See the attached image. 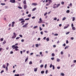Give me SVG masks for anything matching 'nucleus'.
<instances>
[{
    "label": "nucleus",
    "mask_w": 76,
    "mask_h": 76,
    "mask_svg": "<svg viewBox=\"0 0 76 76\" xmlns=\"http://www.w3.org/2000/svg\"><path fill=\"white\" fill-rule=\"evenodd\" d=\"M60 4H58L57 5L55 4H54V5L53 7V8H54V9H55V8H58L59 6H60Z\"/></svg>",
    "instance_id": "1"
},
{
    "label": "nucleus",
    "mask_w": 76,
    "mask_h": 76,
    "mask_svg": "<svg viewBox=\"0 0 76 76\" xmlns=\"http://www.w3.org/2000/svg\"><path fill=\"white\" fill-rule=\"evenodd\" d=\"M28 25V23H26L24 25L22 26V27H23V28H24L25 27H26V26H27V25Z\"/></svg>",
    "instance_id": "2"
},
{
    "label": "nucleus",
    "mask_w": 76,
    "mask_h": 76,
    "mask_svg": "<svg viewBox=\"0 0 76 76\" xmlns=\"http://www.w3.org/2000/svg\"><path fill=\"white\" fill-rule=\"evenodd\" d=\"M10 2H11V3H15V0H10Z\"/></svg>",
    "instance_id": "3"
},
{
    "label": "nucleus",
    "mask_w": 76,
    "mask_h": 76,
    "mask_svg": "<svg viewBox=\"0 0 76 76\" xmlns=\"http://www.w3.org/2000/svg\"><path fill=\"white\" fill-rule=\"evenodd\" d=\"M39 23H41V22H42V19L41 18H40L39 19Z\"/></svg>",
    "instance_id": "4"
},
{
    "label": "nucleus",
    "mask_w": 76,
    "mask_h": 76,
    "mask_svg": "<svg viewBox=\"0 0 76 76\" xmlns=\"http://www.w3.org/2000/svg\"><path fill=\"white\" fill-rule=\"evenodd\" d=\"M27 7V6L26 5H25L24 6V8L25 9H26Z\"/></svg>",
    "instance_id": "5"
},
{
    "label": "nucleus",
    "mask_w": 76,
    "mask_h": 76,
    "mask_svg": "<svg viewBox=\"0 0 76 76\" xmlns=\"http://www.w3.org/2000/svg\"><path fill=\"white\" fill-rule=\"evenodd\" d=\"M37 69H38V68H34V72H37Z\"/></svg>",
    "instance_id": "6"
},
{
    "label": "nucleus",
    "mask_w": 76,
    "mask_h": 76,
    "mask_svg": "<svg viewBox=\"0 0 76 76\" xmlns=\"http://www.w3.org/2000/svg\"><path fill=\"white\" fill-rule=\"evenodd\" d=\"M16 35H14L12 37V38H16Z\"/></svg>",
    "instance_id": "7"
},
{
    "label": "nucleus",
    "mask_w": 76,
    "mask_h": 76,
    "mask_svg": "<svg viewBox=\"0 0 76 76\" xmlns=\"http://www.w3.org/2000/svg\"><path fill=\"white\" fill-rule=\"evenodd\" d=\"M32 5H34V6H36L37 5V3H33L32 4Z\"/></svg>",
    "instance_id": "8"
},
{
    "label": "nucleus",
    "mask_w": 76,
    "mask_h": 76,
    "mask_svg": "<svg viewBox=\"0 0 76 76\" xmlns=\"http://www.w3.org/2000/svg\"><path fill=\"white\" fill-rule=\"evenodd\" d=\"M23 4H26V0H24L23 1Z\"/></svg>",
    "instance_id": "9"
},
{
    "label": "nucleus",
    "mask_w": 76,
    "mask_h": 76,
    "mask_svg": "<svg viewBox=\"0 0 76 76\" xmlns=\"http://www.w3.org/2000/svg\"><path fill=\"white\" fill-rule=\"evenodd\" d=\"M57 62H59V61H60V59H58V58H57Z\"/></svg>",
    "instance_id": "10"
},
{
    "label": "nucleus",
    "mask_w": 76,
    "mask_h": 76,
    "mask_svg": "<svg viewBox=\"0 0 76 76\" xmlns=\"http://www.w3.org/2000/svg\"><path fill=\"white\" fill-rule=\"evenodd\" d=\"M49 3L50 4V3H52V0H48Z\"/></svg>",
    "instance_id": "11"
},
{
    "label": "nucleus",
    "mask_w": 76,
    "mask_h": 76,
    "mask_svg": "<svg viewBox=\"0 0 76 76\" xmlns=\"http://www.w3.org/2000/svg\"><path fill=\"white\" fill-rule=\"evenodd\" d=\"M37 9V8L35 7L33 9V10H32V11H35V10Z\"/></svg>",
    "instance_id": "12"
},
{
    "label": "nucleus",
    "mask_w": 76,
    "mask_h": 76,
    "mask_svg": "<svg viewBox=\"0 0 76 76\" xmlns=\"http://www.w3.org/2000/svg\"><path fill=\"white\" fill-rule=\"evenodd\" d=\"M55 56V54H54V53H52V57H54Z\"/></svg>",
    "instance_id": "13"
},
{
    "label": "nucleus",
    "mask_w": 76,
    "mask_h": 76,
    "mask_svg": "<svg viewBox=\"0 0 76 76\" xmlns=\"http://www.w3.org/2000/svg\"><path fill=\"white\" fill-rule=\"evenodd\" d=\"M46 40H47V41H49V37H48L46 39Z\"/></svg>",
    "instance_id": "14"
},
{
    "label": "nucleus",
    "mask_w": 76,
    "mask_h": 76,
    "mask_svg": "<svg viewBox=\"0 0 76 76\" xmlns=\"http://www.w3.org/2000/svg\"><path fill=\"white\" fill-rule=\"evenodd\" d=\"M38 28V26H35L33 28V29H36V28Z\"/></svg>",
    "instance_id": "15"
},
{
    "label": "nucleus",
    "mask_w": 76,
    "mask_h": 76,
    "mask_svg": "<svg viewBox=\"0 0 76 76\" xmlns=\"http://www.w3.org/2000/svg\"><path fill=\"white\" fill-rule=\"evenodd\" d=\"M52 67L53 70H54V69H55V67H54V66L52 65Z\"/></svg>",
    "instance_id": "16"
},
{
    "label": "nucleus",
    "mask_w": 76,
    "mask_h": 76,
    "mask_svg": "<svg viewBox=\"0 0 76 76\" xmlns=\"http://www.w3.org/2000/svg\"><path fill=\"white\" fill-rule=\"evenodd\" d=\"M75 17H73L72 21H75Z\"/></svg>",
    "instance_id": "17"
},
{
    "label": "nucleus",
    "mask_w": 76,
    "mask_h": 76,
    "mask_svg": "<svg viewBox=\"0 0 76 76\" xmlns=\"http://www.w3.org/2000/svg\"><path fill=\"white\" fill-rule=\"evenodd\" d=\"M15 76H19V74H15L14 75Z\"/></svg>",
    "instance_id": "18"
},
{
    "label": "nucleus",
    "mask_w": 76,
    "mask_h": 76,
    "mask_svg": "<svg viewBox=\"0 0 76 76\" xmlns=\"http://www.w3.org/2000/svg\"><path fill=\"white\" fill-rule=\"evenodd\" d=\"M23 18H20L19 20V21H21V20H23Z\"/></svg>",
    "instance_id": "19"
},
{
    "label": "nucleus",
    "mask_w": 76,
    "mask_h": 76,
    "mask_svg": "<svg viewBox=\"0 0 76 76\" xmlns=\"http://www.w3.org/2000/svg\"><path fill=\"white\" fill-rule=\"evenodd\" d=\"M61 75L62 76H64V74L63 73H61Z\"/></svg>",
    "instance_id": "20"
},
{
    "label": "nucleus",
    "mask_w": 76,
    "mask_h": 76,
    "mask_svg": "<svg viewBox=\"0 0 76 76\" xmlns=\"http://www.w3.org/2000/svg\"><path fill=\"white\" fill-rule=\"evenodd\" d=\"M44 73V71H42L41 72V73L42 74H43V73Z\"/></svg>",
    "instance_id": "21"
},
{
    "label": "nucleus",
    "mask_w": 76,
    "mask_h": 76,
    "mask_svg": "<svg viewBox=\"0 0 76 76\" xmlns=\"http://www.w3.org/2000/svg\"><path fill=\"white\" fill-rule=\"evenodd\" d=\"M28 58H27L25 60V62H26L28 61Z\"/></svg>",
    "instance_id": "22"
},
{
    "label": "nucleus",
    "mask_w": 76,
    "mask_h": 76,
    "mask_svg": "<svg viewBox=\"0 0 76 76\" xmlns=\"http://www.w3.org/2000/svg\"><path fill=\"white\" fill-rule=\"evenodd\" d=\"M69 6L70 7H71L72 6V3H70V4L69 5Z\"/></svg>",
    "instance_id": "23"
},
{
    "label": "nucleus",
    "mask_w": 76,
    "mask_h": 76,
    "mask_svg": "<svg viewBox=\"0 0 76 76\" xmlns=\"http://www.w3.org/2000/svg\"><path fill=\"white\" fill-rule=\"evenodd\" d=\"M72 29L73 30H75V27H72Z\"/></svg>",
    "instance_id": "24"
},
{
    "label": "nucleus",
    "mask_w": 76,
    "mask_h": 76,
    "mask_svg": "<svg viewBox=\"0 0 76 76\" xmlns=\"http://www.w3.org/2000/svg\"><path fill=\"white\" fill-rule=\"evenodd\" d=\"M32 64V61H30L29 62V64Z\"/></svg>",
    "instance_id": "25"
},
{
    "label": "nucleus",
    "mask_w": 76,
    "mask_h": 76,
    "mask_svg": "<svg viewBox=\"0 0 76 76\" xmlns=\"http://www.w3.org/2000/svg\"><path fill=\"white\" fill-rule=\"evenodd\" d=\"M29 20V18H26L25 19V20Z\"/></svg>",
    "instance_id": "26"
},
{
    "label": "nucleus",
    "mask_w": 76,
    "mask_h": 76,
    "mask_svg": "<svg viewBox=\"0 0 76 76\" xmlns=\"http://www.w3.org/2000/svg\"><path fill=\"white\" fill-rule=\"evenodd\" d=\"M5 69H6V70H7H7H8V69L7 68V66L6 67Z\"/></svg>",
    "instance_id": "27"
},
{
    "label": "nucleus",
    "mask_w": 76,
    "mask_h": 76,
    "mask_svg": "<svg viewBox=\"0 0 76 76\" xmlns=\"http://www.w3.org/2000/svg\"><path fill=\"white\" fill-rule=\"evenodd\" d=\"M5 64H4L3 65V66H2V67L3 68H5Z\"/></svg>",
    "instance_id": "28"
},
{
    "label": "nucleus",
    "mask_w": 76,
    "mask_h": 76,
    "mask_svg": "<svg viewBox=\"0 0 76 76\" xmlns=\"http://www.w3.org/2000/svg\"><path fill=\"white\" fill-rule=\"evenodd\" d=\"M52 66H53L52 65V64H50V68H51V67H52Z\"/></svg>",
    "instance_id": "29"
},
{
    "label": "nucleus",
    "mask_w": 76,
    "mask_h": 76,
    "mask_svg": "<svg viewBox=\"0 0 76 76\" xmlns=\"http://www.w3.org/2000/svg\"><path fill=\"white\" fill-rule=\"evenodd\" d=\"M64 2L62 1V2H61V4H62V5H63V4H64Z\"/></svg>",
    "instance_id": "30"
},
{
    "label": "nucleus",
    "mask_w": 76,
    "mask_h": 76,
    "mask_svg": "<svg viewBox=\"0 0 76 76\" xmlns=\"http://www.w3.org/2000/svg\"><path fill=\"white\" fill-rule=\"evenodd\" d=\"M1 5H2V6H3V5H5V4H6L4 3H1Z\"/></svg>",
    "instance_id": "31"
},
{
    "label": "nucleus",
    "mask_w": 76,
    "mask_h": 76,
    "mask_svg": "<svg viewBox=\"0 0 76 76\" xmlns=\"http://www.w3.org/2000/svg\"><path fill=\"white\" fill-rule=\"evenodd\" d=\"M43 66H44V65L43 64H42V65H40V67L41 68H42V67H43Z\"/></svg>",
    "instance_id": "32"
},
{
    "label": "nucleus",
    "mask_w": 76,
    "mask_h": 76,
    "mask_svg": "<svg viewBox=\"0 0 76 76\" xmlns=\"http://www.w3.org/2000/svg\"><path fill=\"white\" fill-rule=\"evenodd\" d=\"M39 45L38 44H36V47H38Z\"/></svg>",
    "instance_id": "33"
},
{
    "label": "nucleus",
    "mask_w": 76,
    "mask_h": 76,
    "mask_svg": "<svg viewBox=\"0 0 76 76\" xmlns=\"http://www.w3.org/2000/svg\"><path fill=\"white\" fill-rule=\"evenodd\" d=\"M65 19H66V17H64V18H63L62 19V20H65Z\"/></svg>",
    "instance_id": "34"
},
{
    "label": "nucleus",
    "mask_w": 76,
    "mask_h": 76,
    "mask_svg": "<svg viewBox=\"0 0 76 76\" xmlns=\"http://www.w3.org/2000/svg\"><path fill=\"white\" fill-rule=\"evenodd\" d=\"M25 20H23L21 22V23H23V22H25Z\"/></svg>",
    "instance_id": "35"
},
{
    "label": "nucleus",
    "mask_w": 76,
    "mask_h": 76,
    "mask_svg": "<svg viewBox=\"0 0 76 76\" xmlns=\"http://www.w3.org/2000/svg\"><path fill=\"white\" fill-rule=\"evenodd\" d=\"M6 40H4V42H3V44H6Z\"/></svg>",
    "instance_id": "36"
},
{
    "label": "nucleus",
    "mask_w": 76,
    "mask_h": 76,
    "mask_svg": "<svg viewBox=\"0 0 76 76\" xmlns=\"http://www.w3.org/2000/svg\"><path fill=\"white\" fill-rule=\"evenodd\" d=\"M28 17H31V14H29L28 15Z\"/></svg>",
    "instance_id": "37"
},
{
    "label": "nucleus",
    "mask_w": 76,
    "mask_h": 76,
    "mask_svg": "<svg viewBox=\"0 0 76 76\" xmlns=\"http://www.w3.org/2000/svg\"><path fill=\"white\" fill-rule=\"evenodd\" d=\"M69 12H70V10H67V13H69Z\"/></svg>",
    "instance_id": "38"
},
{
    "label": "nucleus",
    "mask_w": 76,
    "mask_h": 76,
    "mask_svg": "<svg viewBox=\"0 0 76 76\" xmlns=\"http://www.w3.org/2000/svg\"><path fill=\"white\" fill-rule=\"evenodd\" d=\"M47 64H45V69H46V67H47Z\"/></svg>",
    "instance_id": "39"
},
{
    "label": "nucleus",
    "mask_w": 76,
    "mask_h": 76,
    "mask_svg": "<svg viewBox=\"0 0 76 76\" xmlns=\"http://www.w3.org/2000/svg\"><path fill=\"white\" fill-rule=\"evenodd\" d=\"M18 7L19 8V9H22V7Z\"/></svg>",
    "instance_id": "40"
},
{
    "label": "nucleus",
    "mask_w": 76,
    "mask_h": 76,
    "mask_svg": "<svg viewBox=\"0 0 76 76\" xmlns=\"http://www.w3.org/2000/svg\"><path fill=\"white\" fill-rule=\"evenodd\" d=\"M39 29H40V31H42V29L41 27H39Z\"/></svg>",
    "instance_id": "41"
},
{
    "label": "nucleus",
    "mask_w": 76,
    "mask_h": 76,
    "mask_svg": "<svg viewBox=\"0 0 76 76\" xmlns=\"http://www.w3.org/2000/svg\"><path fill=\"white\" fill-rule=\"evenodd\" d=\"M20 38V37H18L17 38H16V39H19Z\"/></svg>",
    "instance_id": "42"
},
{
    "label": "nucleus",
    "mask_w": 76,
    "mask_h": 76,
    "mask_svg": "<svg viewBox=\"0 0 76 76\" xmlns=\"http://www.w3.org/2000/svg\"><path fill=\"white\" fill-rule=\"evenodd\" d=\"M50 4H49V3H48V4H47L46 5V6H49Z\"/></svg>",
    "instance_id": "43"
},
{
    "label": "nucleus",
    "mask_w": 76,
    "mask_h": 76,
    "mask_svg": "<svg viewBox=\"0 0 76 76\" xmlns=\"http://www.w3.org/2000/svg\"><path fill=\"white\" fill-rule=\"evenodd\" d=\"M15 51H19V49H15Z\"/></svg>",
    "instance_id": "44"
},
{
    "label": "nucleus",
    "mask_w": 76,
    "mask_h": 76,
    "mask_svg": "<svg viewBox=\"0 0 76 76\" xmlns=\"http://www.w3.org/2000/svg\"><path fill=\"white\" fill-rule=\"evenodd\" d=\"M74 26V25H73V23H72L71 24V26L72 27H73Z\"/></svg>",
    "instance_id": "45"
},
{
    "label": "nucleus",
    "mask_w": 76,
    "mask_h": 76,
    "mask_svg": "<svg viewBox=\"0 0 76 76\" xmlns=\"http://www.w3.org/2000/svg\"><path fill=\"white\" fill-rule=\"evenodd\" d=\"M57 69H60V66H58L57 67Z\"/></svg>",
    "instance_id": "46"
},
{
    "label": "nucleus",
    "mask_w": 76,
    "mask_h": 76,
    "mask_svg": "<svg viewBox=\"0 0 76 76\" xmlns=\"http://www.w3.org/2000/svg\"><path fill=\"white\" fill-rule=\"evenodd\" d=\"M40 34L41 35H43V32H42V31H41L40 32Z\"/></svg>",
    "instance_id": "47"
},
{
    "label": "nucleus",
    "mask_w": 76,
    "mask_h": 76,
    "mask_svg": "<svg viewBox=\"0 0 76 76\" xmlns=\"http://www.w3.org/2000/svg\"><path fill=\"white\" fill-rule=\"evenodd\" d=\"M9 64L8 63H7V67H8V66H9Z\"/></svg>",
    "instance_id": "48"
},
{
    "label": "nucleus",
    "mask_w": 76,
    "mask_h": 76,
    "mask_svg": "<svg viewBox=\"0 0 76 76\" xmlns=\"http://www.w3.org/2000/svg\"><path fill=\"white\" fill-rule=\"evenodd\" d=\"M15 49H18V48H19V47L17 46H15Z\"/></svg>",
    "instance_id": "49"
},
{
    "label": "nucleus",
    "mask_w": 76,
    "mask_h": 76,
    "mask_svg": "<svg viewBox=\"0 0 76 76\" xmlns=\"http://www.w3.org/2000/svg\"><path fill=\"white\" fill-rule=\"evenodd\" d=\"M48 72V70H46V71H45V73L46 74H47V72Z\"/></svg>",
    "instance_id": "50"
},
{
    "label": "nucleus",
    "mask_w": 76,
    "mask_h": 76,
    "mask_svg": "<svg viewBox=\"0 0 76 76\" xmlns=\"http://www.w3.org/2000/svg\"><path fill=\"white\" fill-rule=\"evenodd\" d=\"M4 72V70H2L1 72V73H3V72Z\"/></svg>",
    "instance_id": "51"
},
{
    "label": "nucleus",
    "mask_w": 76,
    "mask_h": 76,
    "mask_svg": "<svg viewBox=\"0 0 76 76\" xmlns=\"http://www.w3.org/2000/svg\"><path fill=\"white\" fill-rule=\"evenodd\" d=\"M19 36L21 37V38H22V35L21 34H20L19 35Z\"/></svg>",
    "instance_id": "52"
},
{
    "label": "nucleus",
    "mask_w": 76,
    "mask_h": 76,
    "mask_svg": "<svg viewBox=\"0 0 76 76\" xmlns=\"http://www.w3.org/2000/svg\"><path fill=\"white\" fill-rule=\"evenodd\" d=\"M71 39L72 40H73V39H74V38H73V37H72L71 38Z\"/></svg>",
    "instance_id": "53"
},
{
    "label": "nucleus",
    "mask_w": 76,
    "mask_h": 76,
    "mask_svg": "<svg viewBox=\"0 0 76 76\" xmlns=\"http://www.w3.org/2000/svg\"><path fill=\"white\" fill-rule=\"evenodd\" d=\"M51 60H54V58H51Z\"/></svg>",
    "instance_id": "54"
},
{
    "label": "nucleus",
    "mask_w": 76,
    "mask_h": 76,
    "mask_svg": "<svg viewBox=\"0 0 76 76\" xmlns=\"http://www.w3.org/2000/svg\"><path fill=\"white\" fill-rule=\"evenodd\" d=\"M15 47V45H13L12 47V48H14V47Z\"/></svg>",
    "instance_id": "55"
},
{
    "label": "nucleus",
    "mask_w": 76,
    "mask_h": 76,
    "mask_svg": "<svg viewBox=\"0 0 76 76\" xmlns=\"http://www.w3.org/2000/svg\"><path fill=\"white\" fill-rule=\"evenodd\" d=\"M1 41H3V38H1Z\"/></svg>",
    "instance_id": "56"
},
{
    "label": "nucleus",
    "mask_w": 76,
    "mask_h": 76,
    "mask_svg": "<svg viewBox=\"0 0 76 76\" xmlns=\"http://www.w3.org/2000/svg\"><path fill=\"white\" fill-rule=\"evenodd\" d=\"M54 35H55V36H57V35H58V34H54Z\"/></svg>",
    "instance_id": "57"
},
{
    "label": "nucleus",
    "mask_w": 76,
    "mask_h": 76,
    "mask_svg": "<svg viewBox=\"0 0 76 76\" xmlns=\"http://www.w3.org/2000/svg\"><path fill=\"white\" fill-rule=\"evenodd\" d=\"M32 19H35V17L33 16L32 18Z\"/></svg>",
    "instance_id": "58"
},
{
    "label": "nucleus",
    "mask_w": 76,
    "mask_h": 76,
    "mask_svg": "<svg viewBox=\"0 0 76 76\" xmlns=\"http://www.w3.org/2000/svg\"><path fill=\"white\" fill-rule=\"evenodd\" d=\"M21 42H24V40L23 39H22L21 40Z\"/></svg>",
    "instance_id": "59"
},
{
    "label": "nucleus",
    "mask_w": 76,
    "mask_h": 76,
    "mask_svg": "<svg viewBox=\"0 0 76 76\" xmlns=\"http://www.w3.org/2000/svg\"><path fill=\"white\" fill-rule=\"evenodd\" d=\"M61 53L62 55H63V51L61 52Z\"/></svg>",
    "instance_id": "60"
},
{
    "label": "nucleus",
    "mask_w": 76,
    "mask_h": 76,
    "mask_svg": "<svg viewBox=\"0 0 76 76\" xmlns=\"http://www.w3.org/2000/svg\"><path fill=\"white\" fill-rule=\"evenodd\" d=\"M73 63H76V60H74L73 61Z\"/></svg>",
    "instance_id": "61"
},
{
    "label": "nucleus",
    "mask_w": 76,
    "mask_h": 76,
    "mask_svg": "<svg viewBox=\"0 0 76 76\" xmlns=\"http://www.w3.org/2000/svg\"><path fill=\"white\" fill-rule=\"evenodd\" d=\"M14 24H15V22H13L12 23V25H14Z\"/></svg>",
    "instance_id": "62"
},
{
    "label": "nucleus",
    "mask_w": 76,
    "mask_h": 76,
    "mask_svg": "<svg viewBox=\"0 0 76 76\" xmlns=\"http://www.w3.org/2000/svg\"><path fill=\"white\" fill-rule=\"evenodd\" d=\"M47 14V12H46L45 14H44V16H45Z\"/></svg>",
    "instance_id": "63"
},
{
    "label": "nucleus",
    "mask_w": 76,
    "mask_h": 76,
    "mask_svg": "<svg viewBox=\"0 0 76 76\" xmlns=\"http://www.w3.org/2000/svg\"><path fill=\"white\" fill-rule=\"evenodd\" d=\"M54 20H57V18H54Z\"/></svg>",
    "instance_id": "64"
}]
</instances>
